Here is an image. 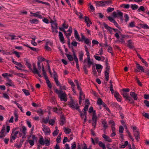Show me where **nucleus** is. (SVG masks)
Segmentation results:
<instances>
[{"instance_id": "obj_51", "label": "nucleus", "mask_w": 149, "mask_h": 149, "mask_svg": "<svg viewBox=\"0 0 149 149\" xmlns=\"http://www.w3.org/2000/svg\"><path fill=\"white\" fill-rule=\"evenodd\" d=\"M14 116L15 117V121L17 122L18 120V115L17 113L16 112H15L14 113Z\"/></svg>"}, {"instance_id": "obj_26", "label": "nucleus", "mask_w": 149, "mask_h": 149, "mask_svg": "<svg viewBox=\"0 0 149 149\" xmlns=\"http://www.w3.org/2000/svg\"><path fill=\"white\" fill-rule=\"evenodd\" d=\"M136 65L137 68L139 70V71H141L142 72H144V71L143 67V66H141L137 62L136 63Z\"/></svg>"}, {"instance_id": "obj_55", "label": "nucleus", "mask_w": 149, "mask_h": 149, "mask_svg": "<svg viewBox=\"0 0 149 149\" xmlns=\"http://www.w3.org/2000/svg\"><path fill=\"white\" fill-rule=\"evenodd\" d=\"M13 53L15 54L17 57L18 58H19L20 57V55L19 54H20V52H19L16 51H14L13 52Z\"/></svg>"}, {"instance_id": "obj_60", "label": "nucleus", "mask_w": 149, "mask_h": 149, "mask_svg": "<svg viewBox=\"0 0 149 149\" xmlns=\"http://www.w3.org/2000/svg\"><path fill=\"white\" fill-rule=\"evenodd\" d=\"M61 138L60 137L58 136L56 139V141L57 143H60L61 141Z\"/></svg>"}, {"instance_id": "obj_4", "label": "nucleus", "mask_w": 149, "mask_h": 149, "mask_svg": "<svg viewBox=\"0 0 149 149\" xmlns=\"http://www.w3.org/2000/svg\"><path fill=\"white\" fill-rule=\"evenodd\" d=\"M16 129L13 128L12 130V132L10 136V141L13 142V140H15L17 138V135L19 133V131L16 130Z\"/></svg>"}, {"instance_id": "obj_45", "label": "nucleus", "mask_w": 149, "mask_h": 149, "mask_svg": "<svg viewBox=\"0 0 149 149\" xmlns=\"http://www.w3.org/2000/svg\"><path fill=\"white\" fill-rule=\"evenodd\" d=\"M31 13L33 14V16L34 17H38L40 18H41L42 17V16L41 15L38 14L36 13H33L31 12Z\"/></svg>"}, {"instance_id": "obj_48", "label": "nucleus", "mask_w": 149, "mask_h": 149, "mask_svg": "<svg viewBox=\"0 0 149 149\" xmlns=\"http://www.w3.org/2000/svg\"><path fill=\"white\" fill-rule=\"evenodd\" d=\"M67 57L68 60L70 61H72L73 59V57L71 55L68 54L67 55Z\"/></svg>"}, {"instance_id": "obj_57", "label": "nucleus", "mask_w": 149, "mask_h": 149, "mask_svg": "<svg viewBox=\"0 0 149 149\" xmlns=\"http://www.w3.org/2000/svg\"><path fill=\"white\" fill-rule=\"evenodd\" d=\"M114 10V8L108 7L107 9V12L108 13H109L113 11Z\"/></svg>"}, {"instance_id": "obj_10", "label": "nucleus", "mask_w": 149, "mask_h": 149, "mask_svg": "<svg viewBox=\"0 0 149 149\" xmlns=\"http://www.w3.org/2000/svg\"><path fill=\"white\" fill-rule=\"evenodd\" d=\"M42 130L43 131L45 134L46 135H49L50 133V130L48 127L47 126L42 125Z\"/></svg>"}, {"instance_id": "obj_46", "label": "nucleus", "mask_w": 149, "mask_h": 149, "mask_svg": "<svg viewBox=\"0 0 149 149\" xmlns=\"http://www.w3.org/2000/svg\"><path fill=\"white\" fill-rule=\"evenodd\" d=\"M122 95L124 98H125V100L129 96V95H128V94L126 93H123Z\"/></svg>"}, {"instance_id": "obj_42", "label": "nucleus", "mask_w": 149, "mask_h": 149, "mask_svg": "<svg viewBox=\"0 0 149 149\" xmlns=\"http://www.w3.org/2000/svg\"><path fill=\"white\" fill-rule=\"evenodd\" d=\"M104 1L105 6H109L112 3V2L111 0Z\"/></svg>"}, {"instance_id": "obj_16", "label": "nucleus", "mask_w": 149, "mask_h": 149, "mask_svg": "<svg viewBox=\"0 0 149 149\" xmlns=\"http://www.w3.org/2000/svg\"><path fill=\"white\" fill-rule=\"evenodd\" d=\"M7 80L8 81L6 83V85L7 86H10L14 87H15V86L12 82V80L8 77L7 78Z\"/></svg>"}, {"instance_id": "obj_31", "label": "nucleus", "mask_w": 149, "mask_h": 149, "mask_svg": "<svg viewBox=\"0 0 149 149\" xmlns=\"http://www.w3.org/2000/svg\"><path fill=\"white\" fill-rule=\"evenodd\" d=\"M5 126H3L2 127V129L1 130L0 132V137L1 138L5 136L4 133L5 132Z\"/></svg>"}, {"instance_id": "obj_21", "label": "nucleus", "mask_w": 149, "mask_h": 149, "mask_svg": "<svg viewBox=\"0 0 149 149\" xmlns=\"http://www.w3.org/2000/svg\"><path fill=\"white\" fill-rule=\"evenodd\" d=\"M95 3L97 6L103 7L105 6L104 1H95Z\"/></svg>"}, {"instance_id": "obj_49", "label": "nucleus", "mask_w": 149, "mask_h": 149, "mask_svg": "<svg viewBox=\"0 0 149 149\" xmlns=\"http://www.w3.org/2000/svg\"><path fill=\"white\" fill-rule=\"evenodd\" d=\"M138 6L136 4L132 5L131 6V8L133 10H135L138 8Z\"/></svg>"}, {"instance_id": "obj_40", "label": "nucleus", "mask_w": 149, "mask_h": 149, "mask_svg": "<svg viewBox=\"0 0 149 149\" xmlns=\"http://www.w3.org/2000/svg\"><path fill=\"white\" fill-rule=\"evenodd\" d=\"M50 144V140L48 139H45L44 141V145L45 144L46 146H49Z\"/></svg>"}, {"instance_id": "obj_6", "label": "nucleus", "mask_w": 149, "mask_h": 149, "mask_svg": "<svg viewBox=\"0 0 149 149\" xmlns=\"http://www.w3.org/2000/svg\"><path fill=\"white\" fill-rule=\"evenodd\" d=\"M97 117L95 111H93L92 118V125L94 126V129L95 128L97 122Z\"/></svg>"}, {"instance_id": "obj_33", "label": "nucleus", "mask_w": 149, "mask_h": 149, "mask_svg": "<svg viewBox=\"0 0 149 149\" xmlns=\"http://www.w3.org/2000/svg\"><path fill=\"white\" fill-rule=\"evenodd\" d=\"M63 130L64 132L66 134H70L71 131V130L70 129L65 127L63 128Z\"/></svg>"}, {"instance_id": "obj_24", "label": "nucleus", "mask_w": 149, "mask_h": 149, "mask_svg": "<svg viewBox=\"0 0 149 149\" xmlns=\"http://www.w3.org/2000/svg\"><path fill=\"white\" fill-rule=\"evenodd\" d=\"M130 95L132 97L134 100H136L138 99L137 95L134 92H131L130 93Z\"/></svg>"}, {"instance_id": "obj_15", "label": "nucleus", "mask_w": 149, "mask_h": 149, "mask_svg": "<svg viewBox=\"0 0 149 149\" xmlns=\"http://www.w3.org/2000/svg\"><path fill=\"white\" fill-rule=\"evenodd\" d=\"M115 98L118 102H121L122 100V97L119 93L117 92H115L114 93Z\"/></svg>"}, {"instance_id": "obj_27", "label": "nucleus", "mask_w": 149, "mask_h": 149, "mask_svg": "<svg viewBox=\"0 0 149 149\" xmlns=\"http://www.w3.org/2000/svg\"><path fill=\"white\" fill-rule=\"evenodd\" d=\"M134 136L136 139L137 141H139V131H135L134 132Z\"/></svg>"}, {"instance_id": "obj_36", "label": "nucleus", "mask_w": 149, "mask_h": 149, "mask_svg": "<svg viewBox=\"0 0 149 149\" xmlns=\"http://www.w3.org/2000/svg\"><path fill=\"white\" fill-rule=\"evenodd\" d=\"M105 76L106 80L108 81L109 78V72L108 71H105Z\"/></svg>"}, {"instance_id": "obj_1", "label": "nucleus", "mask_w": 149, "mask_h": 149, "mask_svg": "<svg viewBox=\"0 0 149 149\" xmlns=\"http://www.w3.org/2000/svg\"><path fill=\"white\" fill-rule=\"evenodd\" d=\"M54 92L58 94L61 101L65 102L67 100V96L65 92H63L61 90H58L57 89L55 90Z\"/></svg>"}, {"instance_id": "obj_35", "label": "nucleus", "mask_w": 149, "mask_h": 149, "mask_svg": "<svg viewBox=\"0 0 149 149\" xmlns=\"http://www.w3.org/2000/svg\"><path fill=\"white\" fill-rule=\"evenodd\" d=\"M42 74L43 75V76H44L45 78L48 77L47 76V75L46 72L44 70V66H43V64H42Z\"/></svg>"}, {"instance_id": "obj_11", "label": "nucleus", "mask_w": 149, "mask_h": 149, "mask_svg": "<svg viewBox=\"0 0 149 149\" xmlns=\"http://www.w3.org/2000/svg\"><path fill=\"white\" fill-rule=\"evenodd\" d=\"M23 134L24 136H25L27 134L26 128L24 126H23L21 129H20L19 132V136L20 137L22 136V134Z\"/></svg>"}, {"instance_id": "obj_14", "label": "nucleus", "mask_w": 149, "mask_h": 149, "mask_svg": "<svg viewBox=\"0 0 149 149\" xmlns=\"http://www.w3.org/2000/svg\"><path fill=\"white\" fill-rule=\"evenodd\" d=\"M72 33V28L71 27H70L68 30L67 31H65V32L64 33L67 38H70Z\"/></svg>"}, {"instance_id": "obj_13", "label": "nucleus", "mask_w": 149, "mask_h": 149, "mask_svg": "<svg viewBox=\"0 0 149 149\" xmlns=\"http://www.w3.org/2000/svg\"><path fill=\"white\" fill-rule=\"evenodd\" d=\"M103 25L104 28L109 31L111 34H113V28L111 27L105 23H103Z\"/></svg>"}, {"instance_id": "obj_61", "label": "nucleus", "mask_w": 149, "mask_h": 149, "mask_svg": "<svg viewBox=\"0 0 149 149\" xmlns=\"http://www.w3.org/2000/svg\"><path fill=\"white\" fill-rule=\"evenodd\" d=\"M125 20L126 22H127L129 20V17L127 14H125L124 16Z\"/></svg>"}, {"instance_id": "obj_63", "label": "nucleus", "mask_w": 149, "mask_h": 149, "mask_svg": "<svg viewBox=\"0 0 149 149\" xmlns=\"http://www.w3.org/2000/svg\"><path fill=\"white\" fill-rule=\"evenodd\" d=\"M62 26L65 29H67L68 27V25L65 23H64L63 24Z\"/></svg>"}, {"instance_id": "obj_56", "label": "nucleus", "mask_w": 149, "mask_h": 149, "mask_svg": "<svg viewBox=\"0 0 149 149\" xmlns=\"http://www.w3.org/2000/svg\"><path fill=\"white\" fill-rule=\"evenodd\" d=\"M124 130V128L123 126H120L119 127V131L120 133H122L123 132Z\"/></svg>"}, {"instance_id": "obj_20", "label": "nucleus", "mask_w": 149, "mask_h": 149, "mask_svg": "<svg viewBox=\"0 0 149 149\" xmlns=\"http://www.w3.org/2000/svg\"><path fill=\"white\" fill-rule=\"evenodd\" d=\"M73 56H74V59L76 63V67L79 70V61L78 60V59L77 58V57L76 55L74 53L73 54Z\"/></svg>"}, {"instance_id": "obj_7", "label": "nucleus", "mask_w": 149, "mask_h": 149, "mask_svg": "<svg viewBox=\"0 0 149 149\" xmlns=\"http://www.w3.org/2000/svg\"><path fill=\"white\" fill-rule=\"evenodd\" d=\"M86 54L87 56V62L88 63V68H90L91 65H94V62L93 59H91L90 56V53L88 51H86Z\"/></svg>"}, {"instance_id": "obj_41", "label": "nucleus", "mask_w": 149, "mask_h": 149, "mask_svg": "<svg viewBox=\"0 0 149 149\" xmlns=\"http://www.w3.org/2000/svg\"><path fill=\"white\" fill-rule=\"evenodd\" d=\"M53 111L54 112H56L58 113H61L60 109H58L57 107L54 108L53 109Z\"/></svg>"}, {"instance_id": "obj_12", "label": "nucleus", "mask_w": 149, "mask_h": 149, "mask_svg": "<svg viewBox=\"0 0 149 149\" xmlns=\"http://www.w3.org/2000/svg\"><path fill=\"white\" fill-rule=\"evenodd\" d=\"M120 37L121 38H119L118 40L119 41L122 43H125V41L124 40L125 38H129V36L128 35L121 34Z\"/></svg>"}, {"instance_id": "obj_62", "label": "nucleus", "mask_w": 149, "mask_h": 149, "mask_svg": "<svg viewBox=\"0 0 149 149\" xmlns=\"http://www.w3.org/2000/svg\"><path fill=\"white\" fill-rule=\"evenodd\" d=\"M31 22L37 24L38 23V21L37 19H33L31 21Z\"/></svg>"}, {"instance_id": "obj_2", "label": "nucleus", "mask_w": 149, "mask_h": 149, "mask_svg": "<svg viewBox=\"0 0 149 149\" xmlns=\"http://www.w3.org/2000/svg\"><path fill=\"white\" fill-rule=\"evenodd\" d=\"M69 107L72 109H78L79 108V106L77 102L74 101L71 99L68 102Z\"/></svg>"}, {"instance_id": "obj_19", "label": "nucleus", "mask_w": 149, "mask_h": 149, "mask_svg": "<svg viewBox=\"0 0 149 149\" xmlns=\"http://www.w3.org/2000/svg\"><path fill=\"white\" fill-rule=\"evenodd\" d=\"M95 65L97 72L98 73H100L103 67L100 64H95Z\"/></svg>"}, {"instance_id": "obj_9", "label": "nucleus", "mask_w": 149, "mask_h": 149, "mask_svg": "<svg viewBox=\"0 0 149 149\" xmlns=\"http://www.w3.org/2000/svg\"><path fill=\"white\" fill-rule=\"evenodd\" d=\"M51 24L52 30L53 32H55L56 33L58 32V26L57 24L55 22L52 21L50 22Z\"/></svg>"}, {"instance_id": "obj_47", "label": "nucleus", "mask_w": 149, "mask_h": 149, "mask_svg": "<svg viewBox=\"0 0 149 149\" xmlns=\"http://www.w3.org/2000/svg\"><path fill=\"white\" fill-rule=\"evenodd\" d=\"M59 132V130H55L52 133V134L53 136H57Z\"/></svg>"}, {"instance_id": "obj_64", "label": "nucleus", "mask_w": 149, "mask_h": 149, "mask_svg": "<svg viewBox=\"0 0 149 149\" xmlns=\"http://www.w3.org/2000/svg\"><path fill=\"white\" fill-rule=\"evenodd\" d=\"M49 122L50 125H53L55 123V121L53 119H51L49 121Z\"/></svg>"}, {"instance_id": "obj_43", "label": "nucleus", "mask_w": 149, "mask_h": 149, "mask_svg": "<svg viewBox=\"0 0 149 149\" xmlns=\"http://www.w3.org/2000/svg\"><path fill=\"white\" fill-rule=\"evenodd\" d=\"M128 100L131 103H134V100L132 99L131 97H130V96L128 97L125 100Z\"/></svg>"}, {"instance_id": "obj_28", "label": "nucleus", "mask_w": 149, "mask_h": 149, "mask_svg": "<svg viewBox=\"0 0 149 149\" xmlns=\"http://www.w3.org/2000/svg\"><path fill=\"white\" fill-rule=\"evenodd\" d=\"M25 60L26 62L25 65L30 70H32V69L31 68V65L29 61L27 59H25Z\"/></svg>"}, {"instance_id": "obj_3", "label": "nucleus", "mask_w": 149, "mask_h": 149, "mask_svg": "<svg viewBox=\"0 0 149 149\" xmlns=\"http://www.w3.org/2000/svg\"><path fill=\"white\" fill-rule=\"evenodd\" d=\"M37 65L38 67V69L39 70H40V71H38V70L36 68L35 65H33V72L34 73L38 74V75L40 77H41L42 76L40 74V73L41 72V67L40 65V62L38 61Z\"/></svg>"}, {"instance_id": "obj_32", "label": "nucleus", "mask_w": 149, "mask_h": 149, "mask_svg": "<svg viewBox=\"0 0 149 149\" xmlns=\"http://www.w3.org/2000/svg\"><path fill=\"white\" fill-rule=\"evenodd\" d=\"M128 47L132 49L134 48V46L133 45V43L131 40H128L127 42Z\"/></svg>"}, {"instance_id": "obj_34", "label": "nucleus", "mask_w": 149, "mask_h": 149, "mask_svg": "<svg viewBox=\"0 0 149 149\" xmlns=\"http://www.w3.org/2000/svg\"><path fill=\"white\" fill-rule=\"evenodd\" d=\"M2 76L4 77H12L13 75L12 74H9L7 73H4L2 74Z\"/></svg>"}, {"instance_id": "obj_58", "label": "nucleus", "mask_w": 149, "mask_h": 149, "mask_svg": "<svg viewBox=\"0 0 149 149\" xmlns=\"http://www.w3.org/2000/svg\"><path fill=\"white\" fill-rule=\"evenodd\" d=\"M142 114L145 118L149 119V113H142Z\"/></svg>"}, {"instance_id": "obj_29", "label": "nucleus", "mask_w": 149, "mask_h": 149, "mask_svg": "<svg viewBox=\"0 0 149 149\" xmlns=\"http://www.w3.org/2000/svg\"><path fill=\"white\" fill-rule=\"evenodd\" d=\"M102 123L103 127L106 130L108 127V125L107 124V121L105 120H103L102 121Z\"/></svg>"}, {"instance_id": "obj_53", "label": "nucleus", "mask_w": 149, "mask_h": 149, "mask_svg": "<svg viewBox=\"0 0 149 149\" xmlns=\"http://www.w3.org/2000/svg\"><path fill=\"white\" fill-rule=\"evenodd\" d=\"M98 144L99 146L102 148L105 146V144L103 143L101 141H100L98 142Z\"/></svg>"}, {"instance_id": "obj_30", "label": "nucleus", "mask_w": 149, "mask_h": 149, "mask_svg": "<svg viewBox=\"0 0 149 149\" xmlns=\"http://www.w3.org/2000/svg\"><path fill=\"white\" fill-rule=\"evenodd\" d=\"M60 121V124L61 125H63L65 123L66 120L64 116L62 115L61 116Z\"/></svg>"}, {"instance_id": "obj_59", "label": "nucleus", "mask_w": 149, "mask_h": 149, "mask_svg": "<svg viewBox=\"0 0 149 149\" xmlns=\"http://www.w3.org/2000/svg\"><path fill=\"white\" fill-rule=\"evenodd\" d=\"M109 123L110 124H111V126H115V123L112 120H110L109 122Z\"/></svg>"}, {"instance_id": "obj_52", "label": "nucleus", "mask_w": 149, "mask_h": 149, "mask_svg": "<svg viewBox=\"0 0 149 149\" xmlns=\"http://www.w3.org/2000/svg\"><path fill=\"white\" fill-rule=\"evenodd\" d=\"M108 19L110 22H112L113 23L116 21L114 20V19L111 17H108Z\"/></svg>"}, {"instance_id": "obj_18", "label": "nucleus", "mask_w": 149, "mask_h": 149, "mask_svg": "<svg viewBox=\"0 0 149 149\" xmlns=\"http://www.w3.org/2000/svg\"><path fill=\"white\" fill-rule=\"evenodd\" d=\"M85 98V95L84 94L83 92L82 91H81L79 92V103L80 104L81 102V100H83Z\"/></svg>"}, {"instance_id": "obj_5", "label": "nucleus", "mask_w": 149, "mask_h": 149, "mask_svg": "<svg viewBox=\"0 0 149 149\" xmlns=\"http://www.w3.org/2000/svg\"><path fill=\"white\" fill-rule=\"evenodd\" d=\"M112 16L114 18L119 17L121 20H123V13L119 10L114 12L112 13Z\"/></svg>"}, {"instance_id": "obj_50", "label": "nucleus", "mask_w": 149, "mask_h": 149, "mask_svg": "<svg viewBox=\"0 0 149 149\" xmlns=\"http://www.w3.org/2000/svg\"><path fill=\"white\" fill-rule=\"evenodd\" d=\"M138 12H140L141 11H145V8L142 6L140 7L139 9L137 10Z\"/></svg>"}, {"instance_id": "obj_44", "label": "nucleus", "mask_w": 149, "mask_h": 149, "mask_svg": "<svg viewBox=\"0 0 149 149\" xmlns=\"http://www.w3.org/2000/svg\"><path fill=\"white\" fill-rule=\"evenodd\" d=\"M103 101L100 98H98L97 101V104L98 105H101L102 104Z\"/></svg>"}, {"instance_id": "obj_38", "label": "nucleus", "mask_w": 149, "mask_h": 149, "mask_svg": "<svg viewBox=\"0 0 149 149\" xmlns=\"http://www.w3.org/2000/svg\"><path fill=\"white\" fill-rule=\"evenodd\" d=\"M113 106L115 107L116 108L120 110L122 109V108L120 107V105L117 103L114 102L113 104Z\"/></svg>"}, {"instance_id": "obj_8", "label": "nucleus", "mask_w": 149, "mask_h": 149, "mask_svg": "<svg viewBox=\"0 0 149 149\" xmlns=\"http://www.w3.org/2000/svg\"><path fill=\"white\" fill-rule=\"evenodd\" d=\"M36 139V137L35 135L30 136L26 141L28 142L31 146H32L34 144V140Z\"/></svg>"}, {"instance_id": "obj_37", "label": "nucleus", "mask_w": 149, "mask_h": 149, "mask_svg": "<svg viewBox=\"0 0 149 149\" xmlns=\"http://www.w3.org/2000/svg\"><path fill=\"white\" fill-rule=\"evenodd\" d=\"M39 141L40 144L41 145H44V140L43 137L42 136H41L40 137Z\"/></svg>"}, {"instance_id": "obj_17", "label": "nucleus", "mask_w": 149, "mask_h": 149, "mask_svg": "<svg viewBox=\"0 0 149 149\" xmlns=\"http://www.w3.org/2000/svg\"><path fill=\"white\" fill-rule=\"evenodd\" d=\"M74 29V35L75 38L77 41H81V40L80 39V37L77 31L75 29Z\"/></svg>"}, {"instance_id": "obj_22", "label": "nucleus", "mask_w": 149, "mask_h": 149, "mask_svg": "<svg viewBox=\"0 0 149 149\" xmlns=\"http://www.w3.org/2000/svg\"><path fill=\"white\" fill-rule=\"evenodd\" d=\"M58 37L61 42L64 43V37L62 33L60 31L59 32Z\"/></svg>"}, {"instance_id": "obj_54", "label": "nucleus", "mask_w": 149, "mask_h": 149, "mask_svg": "<svg viewBox=\"0 0 149 149\" xmlns=\"http://www.w3.org/2000/svg\"><path fill=\"white\" fill-rule=\"evenodd\" d=\"M49 121V117H47L43 119L42 120V122L45 123L46 124L48 123Z\"/></svg>"}, {"instance_id": "obj_23", "label": "nucleus", "mask_w": 149, "mask_h": 149, "mask_svg": "<svg viewBox=\"0 0 149 149\" xmlns=\"http://www.w3.org/2000/svg\"><path fill=\"white\" fill-rule=\"evenodd\" d=\"M102 137L106 141H107L108 142H111L112 141L111 139L108 136L105 134H103L102 135Z\"/></svg>"}, {"instance_id": "obj_39", "label": "nucleus", "mask_w": 149, "mask_h": 149, "mask_svg": "<svg viewBox=\"0 0 149 149\" xmlns=\"http://www.w3.org/2000/svg\"><path fill=\"white\" fill-rule=\"evenodd\" d=\"M22 91L26 96H28L30 95V93L28 90L24 89L22 90Z\"/></svg>"}, {"instance_id": "obj_25", "label": "nucleus", "mask_w": 149, "mask_h": 149, "mask_svg": "<svg viewBox=\"0 0 149 149\" xmlns=\"http://www.w3.org/2000/svg\"><path fill=\"white\" fill-rule=\"evenodd\" d=\"M84 55V52L81 51L79 53V58L80 61H82L83 59V57Z\"/></svg>"}]
</instances>
